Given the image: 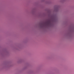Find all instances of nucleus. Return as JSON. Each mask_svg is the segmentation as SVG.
<instances>
[{
  "label": "nucleus",
  "instance_id": "obj_1",
  "mask_svg": "<svg viewBox=\"0 0 74 74\" xmlns=\"http://www.w3.org/2000/svg\"><path fill=\"white\" fill-rule=\"evenodd\" d=\"M53 23V21L49 20L44 23H42L41 25V27H49V26H52Z\"/></svg>",
  "mask_w": 74,
  "mask_h": 74
}]
</instances>
